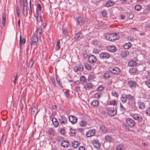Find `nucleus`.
Wrapping results in <instances>:
<instances>
[{
	"label": "nucleus",
	"instance_id": "obj_1",
	"mask_svg": "<svg viewBox=\"0 0 150 150\" xmlns=\"http://www.w3.org/2000/svg\"><path fill=\"white\" fill-rule=\"evenodd\" d=\"M105 37L107 40L112 42L116 40L118 38L117 34L116 33L112 34L107 33L105 35Z\"/></svg>",
	"mask_w": 150,
	"mask_h": 150
},
{
	"label": "nucleus",
	"instance_id": "obj_2",
	"mask_svg": "<svg viewBox=\"0 0 150 150\" xmlns=\"http://www.w3.org/2000/svg\"><path fill=\"white\" fill-rule=\"evenodd\" d=\"M20 4L22 3L23 4V13L24 16L27 17L28 16L27 7L28 4L26 0H20Z\"/></svg>",
	"mask_w": 150,
	"mask_h": 150
},
{
	"label": "nucleus",
	"instance_id": "obj_3",
	"mask_svg": "<svg viewBox=\"0 0 150 150\" xmlns=\"http://www.w3.org/2000/svg\"><path fill=\"white\" fill-rule=\"evenodd\" d=\"M107 111L108 115L110 116H115L117 112L116 109L110 107L107 108Z\"/></svg>",
	"mask_w": 150,
	"mask_h": 150
},
{
	"label": "nucleus",
	"instance_id": "obj_4",
	"mask_svg": "<svg viewBox=\"0 0 150 150\" xmlns=\"http://www.w3.org/2000/svg\"><path fill=\"white\" fill-rule=\"evenodd\" d=\"M108 70L111 73L115 74H119L120 72L119 68L117 67H111L109 68Z\"/></svg>",
	"mask_w": 150,
	"mask_h": 150
},
{
	"label": "nucleus",
	"instance_id": "obj_5",
	"mask_svg": "<svg viewBox=\"0 0 150 150\" xmlns=\"http://www.w3.org/2000/svg\"><path fill=\"white\" fill-rule=\"evenodd\" d=\"M39 112L38 106L37 104L34 105L32 107L31 112L33 116H34L35 117L36 115Z\"/></svg>",
	"mask_w": 150,
	"mask_h": 150
},
{
	"label": "nucleus",
	"instance_id": "obj_6",
	"mask_svg": "<svg viewBox=\"0 0 150 150\" xmlns=\"http://www.w3.org/2000/svg\"><path fill=\"white\" fill-rule=\"evenodd\" d=\"M126 122L127 125L130 127H133L135 125V123L134 121L131 118H127Z\"/></svg>",
	"mask_w": 150,
	"mask_h": 150
},
{
	"label": "nucleus",
	"instance_id": "obj_7",
	"mask_svg": "<svg viewBox=\"0 0 150 150\" xmlns=\"http://www.w3.org/2000/svg\"><path fill=\"white\" fill-rule=\"evenodd\" d=\"M31 45H37L38 40L37 37L35 35H32L31 38Z\"/></svg>",
	"mask_w": 150,
	"mask_h": 150
},
{
	"label": "nucleus",
	"instance_id": "obj_8",
	"mask_svg": "<svg viewBox=\"0 0 150 150\" xmlns=\"http://www.w3.org/2000/svg\"><path fill=\"white\" fill-rule=\"evenodd\" d=\"M99 57L101 59H107L110 57V54L107 52H103L99 55Z\"/></svg>",
	"mask_w": 150,
	"mask_h": 150
},
{
	"label": "nucleus",
	"instance_id": "obj_9",
	"mask_svg": "<svg viewBox=\"0 0 150 150\" xmlns=\"http://www.w3.org/2000/svg\"><path fill=\"white\" fill-rule=\"evenodd\" d=\"M88 60L90 63H95L97 61V58L94 55H91L88 57Z\"/></svg>",
	"mask_w": 150,
	"mask_h": 150
},
{
	"label": "nucleus",
	"instance_id": "obj_10",
	"mask_svg": "<svg viewBox=\"0 0 150 150\" xmlns=\"http://www.w3.org/2000/svg\"><path fill=\"white\" fill-rule=\"evenodd\" d=\"M76 18L79 24L82 25L84 24L85 23V19L84 17L81 16H77Z\"/></svg>",
	"mask_w": 150,
	"mask_h": 150
},
{
	"label": "nucleus",
	"instance_id": "obj_11",
	"mask_svg": "<svg viewBox=\"0 0 150 150\" xmlns=\"http://www.w3.org/2000/svg\"><path fill=\"white\" fill-rule=\"evenodd\" d=\"M96 132L95 129H90L86 133V136L87 137H90L93 136Z\"/></svg>",
	"mask_w": 150,
	"mask_h": 150
},
{
	"label": "nucleus",
	"instance_id": "obj_12",
	"mask_svg": "<svg viewBox=\"0 0 150 150\" xmlns=\"http://www.w3.org/2000/svg\"><path fill=\"white\" fill-rule=\"evenodd\" d=\"M106 49L109 52H114L116 50L117 48L114 45H110L106 47Z\"/></svg>",
	"mask_w": 150,
	"mask_h": 150
},
{
	"label": "nucleus",
	"instance_id": "obj_13",
	"mask_svg": "<svg viewBox=\"0 0 150 150\" xmlns=\"http://www.w3.org/2000/svg\"><path fill=\"white\" fill-rule=\"evenodd\" d=\"M93 145L95 148L98 150L100 147V144L98 140H95L93 142Z\"/></svg>",
	"mask_w": 150,
	"mask_h": 150
},
{
	"label": "nucleus",
	"instance_id": "obj_14",
	"mask_svg": "<svg viewBox=\"0 0 150 150\" xmlns=\"http://www.w3.org/2000/svg\"><path fill=\"white\" fill-rule=\"evenodd\" d=\"M133 117L135 120H137L139 122H141L142 120L141 116L139 114H134L133 116Z\"/></svg>",
	"mask_w": 150,
	"mask_h": 150
},
{
	"label": "nucleus",
	"instance_id": "obj_15",
	"mask_svg": "<svg viewBox=\"0 0 150 150\" xmlns=\"http://www.w3.org/2000/svg\"><path fill=\"white\" fill-rule=\"evenodd\" d=\"M69 119L70 122L73 124L75 123L77 121V119L76 117L72 115L70 116Z\"/></svg>",
	"mask_w": 150,
	"mask_h": 150
},
{
	"label": "nucleus",
	"instance_id": "obj_16",
	"mask_svg": "<svg viewBox=\"0 0 150 150\" xmlns=\"http://www.w3.org/2000/svg\"><path fill=\"white\" fill-rule=\"evenodd\" d=\"M67 121V118L64 116H61L59 118V122L61 124L66 123Z\"/></svg>",
	"mask_w": 150,
	"mask_h": 150
},
{
	"label": "nucleus",
	"instance_id": "obj_17",
	"mask_svg": "<svg viewBox=\"0 0 150 150\" xmlns=\"http://www.w3.org/2000/svg\"><path fill=\"white\" fill-rule=\"evenodd\" d=\"M83 37L82 34L80 33H78L76 34L74 36L75 39L79 40L81 39Z\"/></svg>",
	"mask_w": 150,
	"mask_h": 150
},
{
	"label": "nucleus",
	"instance_id": "obj_18",
	"mask_svg": "<svg viewBox=\"0 0 150 150\" xmlns=\"http://www.w3.org/2000/svg\"><path fill=\"white\" fill-rule=\"evenodd\" d=\"M128 84L130 87H136L137 85V83L133 81H129Z\"/></svg>",
	"mask_w": 150,
	"mask_h": 150
},
{
	"label": "nucleus",
	"instance_id": "obj_19",
	"mask_svg": "<svg viewBox=\"0 0 150 150\" xmlns=\"http://www.w3.org/2000/svg\"><path fill=\"white\" fill-rule=\"evenodd\" d=\"M117 102L115 100L109 101L108 102V105H112L115 106L116 105Z\"/></svg>",
	"mask_w": 150,
	"mask_h": 150
},
{
	"label": "nucleus",
	"instance_id": "obj_20",
	"mask_svg": "<svg viewBox=\"0 0 150 150\" xmlns=\"http://www.w3.org/2000/svg\"><path fill=\"white\" fill-rule=\"evenodd\" d=\"M91 105L93 107H97L99 105V103L97 100H95L92 102Z\"/></svg>",
	"mask_w": 150,
	"mask_h": 150
},
{
	"label": "nucleus",
	"instance_id": "obj_21",
	"mask_svg": "<svg viewBox=\"0 0 150 150\" xmlns=\"http://www.w3.org/2000/svg\"><path fill=\"white\" fill-rule=\"evenodd\" d=\"M62 146L64 147H66L68 146L69 145L68 142L67 140H63L61 142Z\"/></svg>",
	"mask_w": 150,
	"mask_h": 150
},
{
	"label": "nucleus",
	"instance_id": "obj_22",
	"mask_svg": "<svg viewBox=\"0 0 150 150\" xmlns=\"http://www.w3.org/2000/svg\"><path fill=\"white\" fill-rule=\"evenodd\" d=\"M114 4V2L111 1H109L107 2L105 4V6L107 7H109L113 6Z\"/></svg>",
	"mask_w": 150,
	"mask_h": 150
},
{
	"label": "nucleus",
	"instance_id": "obj_23",
	"mask_svg": "<svg viewBox=\"0 0 150 150\" xmlns=\"http://www.w3.org/2000/svg\"><path fill=\"white\" fill-rule=\"evenodd\" d=\"M52 121L55 127H57L58 126V123L56 118H53L52 120Z\"/></svg>",
	"mask_w": 150,
	"mask_h": 150
},
{
	"label": "nucleus",
	"instance_id": "obj_24",
	"mask_svg": "<svg viewBox=\"0 0 150 150\" xmlns=\"http://www.w3.org/2000/svg\"><path fill=\"white\" fill-rule=\"evenodd\" d=\"M86 79L85 77L84 76H82L80 78V81L81 83H82L83 85L86 83Z\"/></svg>",
	"mask_w": 150,
	"mask_h": 150
},
{
	"label": "nucleus",
	"instance_id": "obj_25",
	"mask_svg": "<svg viewBox=\"0 0 150 150\" xmlns=\"http://www.w3.org/2000/svg\"><path fill=\"white\" fill-rule=\"evenodd\" d=\"M120 100L123 103H125L127 100L126 95H122L120 98Z\"/></svg>",
	"mask_w": 150,
	"mask_h": 150
},
{
	"label": "nucleus",
	"instance_id": "obj_26",
	"mask_svg": "<svg viewBox=\"0 0 150 150\" xmlns=\"http://www.w3.org/2000/svg\"><path fill=\"white\" fill-rule=\"evenodd\" d=\"M137 69L136 68H130L129 70V72L131 74H133L137 72Z\"/></svg>",
	"mask_w": 150,
	"mask_h": 150
},
{
	"label": "nucleus",
	"instance_id": "obj_27",
	"mask_svg": "<svg viewBox=\"0 0 150 150\" xmlns=\"http://www.w3.org/2000/svg\"><path fill=\"white\" fill-rule=\"evenodd\" d=\"M138 105L140 109H143L145 108L144 104L141 101L139 102L138 103Z\"/></svg>",
	"mask_w": 150,
	"mask_h": 150
},
{
	"label": "nucleus",
	"instance_id": "obj_28",
	"mask_svg": "<svg viewBox=\"0 0 150 150\" xmlns=\"http://www.w3.org/2000/svg\"><path fill=\"white\" fill-rule=\"evenodd\" d=\"M25 42V40L24 38H22L21 35H20V46H21V45L24 44Z\"/></svg>",
	"mask_w": 150,
	"mask_h": 150
},
{
	"label": "nucleus",
	"instance_id": "obj_29",
	"mask_svg": "<svg viewBox=\"0 0 150 150\" xmlns=\"http://www.w3.org/2000/svg\"><path fill=\"white\" fill-rule=\"evenodd\" d=\"M106 141L107 142H112V137L110 135H107L105 137Z\"/></svg>",
	"mask_w": 150,
	"mask_h": 150
},
{
	"label": "nucleus",
	"instance_id": "obj_30",
	"mask_svg": "<svg viewBox=\"0 0 150 150\" xmlns=\"http://www.w3.org/2000/svg\"><path fill=\"white\" fill-rule=\"evenodd\" d=\"M100 130L103 133H105L106 132L107 129L103 125H100Z\"/></svg>",
	"mask_w": 150,
	"mask_h": 150
},
{
	"label": "nucleus",
	"instance_id": "obj_31",
	"mask_svg": "<svg viewBox=\"0 0 150 150\" xmlns=\"http://www.w3.org/2000/svg\"><path fill=\"white\" fill-rule=\"evenodd\" d=\"M85 67L88 70H91L92 69V67L90 64L88 63L85 64Z\"/></svg>",
	"mask_w": 150,
	"mask_h": 150
},
{
	"label": "nucleus",
	"instance_id": "obj_32",
	"mask_svg": "<svg viewBox=\"0 0 150 150\" xmlns=\"http://www.w3.org/2000/svg\"><path fill=\"white\" fill-rule=\"evenodd\" d=\"M137 65L136 62L135 61H131L128 63V65L130 67L135 66Z\"/></svg>",
	"mask_w": 150,
	"mask_h": 150
},
{
	"label": "nucleus",
	"instance_id": "obj_33",
	"mask_svg": "<svg viewBox=\"0 0 150 150\" xmlns=\"http://www.w3.org/2000/svg\"><path fill=\"white\" fill-rule=\"evenodd\" d=\"M84 85V87L86 90H88L91 88L92 86V84L91 83H87L86 84H85Z\"/></svg>",
	"mask_w": 150,
	"mask_h": 150
},
{
	"label": "nucleus",
	"instance_id": "obj_34",
	"mask_svg": "<svg viewBox=\"0 0 150 150\" xmlns=\"http://www.w3.org/2000/svg\"><path fill=\"white\" fill-rule=\"evenodd\" d=\"M131 46V44L130 42L126 43L124 45V48L125 49H128Z\"/></svg>",
	"mask_w": 150,
	"mask_h": 150
},
{
	"label": "nucleus",
	"instance_id": "obj_35",
	"mask_svg": "<svg viewBox=\"0 0 150 150\" xmlns=\"http://www.w3.org/2000/svg\"><path fill=\"white\" fill-rule=\"evenodd\" d=\"M3 18H2V25L4 26L5 24V21L6 20V14L5 13H3Z\"/></svg>",
	"mask_w": 150,
	"mask_h": 150
},
{
	"label": "nucleus",
	"instance_id": "obj_36",
	"mask_svg": "<svg viewBox=\"0 0 150 150\" xmlns=\"http://www.w3.org/2000/svg\"><path fill=\"white\" fill-rule=\"evenodd\" d=\"M103 76L105 79H107L110 77V75L108 72H107L104 74Z\"/></svg>",
	"mask_w": 150,
	"mask_h": 150
},
{
	"label": "nucleus",
	"instance_id": "obj_37",
	"mask_svg": "<svg viewBox=\"0 0 150 150\" xmlns=\"http://www.w3.org/2000/svg\"><path fill=\"white\" fill-rule=\"evenodd\" d=\"M86 125V122L85 120H82L80 123V125L81 126H85Z\"/></svg>",
	"mask_w": 150,
	"mask_h": 150
},
{
	"label": "nucleus",
	"instance_id": "obj_38",
	"mask_svg": "<svg viewBox=\"0 0 150 150\" xmlns=\"http://www.w3.org/2000/svg\"><path fill=\"white\" fill-rule=\"evenodd\" d=\"M72 145L74 148H77L78 146V142L76 141H73L72 142Z\"/></svg>",
	"mask_w": 150,
	"mask_h": 150
},
{
	"label": "nucleus",
	"instance_id": "obj_39",
	"mask_svg": "<svg viewBox=\"0 0 150 150\" xmlns=\"http://www.w3.org/2000/svg\"><path fill=\"white\" fill-rule=\"evenodd\" d=\"M124 149V148L123 145H119L117 146V150H123Z\"/></svg>",
	"mask_w": 150,
	"mask_h": 150
},
{
	"label": "nucleus",
	"instance_id": "obj_40",
	"mask_svg": "<svg viewBox=\"0 0 150 150\" xmlns=\"http://www.w3.org/2000/svg\"><path fill=\"white\" fill-rule=\"evenodd\" d=\"M101 94L100 93H95L94 95V97L96 99H99L101 96Z\"/></svg>",
	"mask_w": 150,
	"mask_h": 150
},
{
	"label": "nucleus",
	"instance_id": "obj_41",
	"mask_svg": "<svg viewBox=\"0 0 150 150\" xmlns=\"http://www.w3.org/2000/svg\"><path fill=\"white\" fill-rule=\"evenodd\" d=\"M63 37H65L68 35V32L66 29H62Z\"/></svg>",
	"mask_w": 150,
	"mask_h": 150
},
{
	"label": "nucleus",
	"instance_id": "obj_42",
	"mask_svg": "<svg viewBox=\"0 0 150 150\" xmlns=\"http://www.w3.org/2000/svg\"><path fill=\"white\" fill-rule=\"evenodd\" d=\"M69 134L71 136H74V135L75 134V130L72 129H70Z\"/></svg>",
	"mask_w": 150,
	"mask_h": 150
},
{
	"label": "nucleus",
	"instance_id": "obj_43",
	"mask_svg": "<svg viewBox=\"0 0 150 150\" xmlns=\"http://www.w3.org/2000/svg\"><path fill=\"white\" fill-rule=\"evenodd\" d=\"M141 5L139 4L136 5L134 7L135 9L137 11H139L141 9Z\"/></svg>",
	"mask_w": 150,
	"mask_h": 150
},
{
	"label": "nucleus",
	"instance_id": "obj_44",
	"mask_svg": "<svg viewBox=\"0 0 150 150\" xmlns=\"http://www.w3.org/2000/svg\"><path fill=\"white\" fill-rule=\"evenodd\" d=\"M60 40H58L57 41V44H56V47L55 49L56 50H58L60 48Z\"/></svg>",
	"mask_w": 150,
	"mask_h": 150
},
{
	"label": "nucleus",
	"instance_id": "obj_45",
	"mask_svg": "<svg viewBox=\"0 0 150 150\" xmlns=\"http://www.w3.org/2000/svg\"><path fill=\"white\" fill-rule=\"evenodd\" d=\"M127 16L129 19H132L134 17V15L132 13H129L128 14Z\"/></svg>",
	"mask_w": 150,
	"mask_h": 150
},
{
	"label": "nucleus",
	"instance_id": "obj_46",
	"mask_svg": "<svg viewBox=\"0 0 150 150\" xmlns=\"http://www.w3.org/2000/svg\"><path fill=\"white\" fill-rule=\"evenodd\" d=\"M126 96L127 99H128L129 100H132L133 98V96L130 94L126 95Z\"/></svg>",
	"mask_w": 150,
	"mask_h": 150
},
{
	"label": "nucleus",
	"instance_id": "obj_47",
	"mask_svg": "<svg viewBox=\"0 0 150 150\" xmlns=\"http://www.w3.org/2000/svg\"><path fill=\"white\" fill-rule=\"evenodd\" d=\"M102 16L104 17H106L107 15V13L106 11H102Z\"/></svg>",
	"mask_w": 150,
	"mask_h": 150
},
{
	"label": "nucleus",
	"instance_id": "obj_48",
	"mask_svg": "<svg viewBox=\"0 0 150 150\" xmlns=\"http://www.w3.org/2000/svg\"><path fill=\"white\" fill-rule=\"evenodd\" d=\"M42 28L40 27L38 28L37 30V34L39 33L40 34H41L42 33Z\"/></svg>",
	"mask_w": 150,
	"mask_h": 150
},
{
	"label": "nucleus",
	"instance_id": "obj_49",
	"mask_svg": "<svg viewBox=\"0 0 150 150\" xmlns=\"http://www.w3.org/2000/svg\"><path fill=\"white\" fill-rule=\"evenodd\" d=\"M92 43L94 45H97L98 43V41L97 40H94L92 41Z\"/></svg>",
	"mask_w": 150,
	"mask_h": 150
},
{
	"label": "nucleus",
	"instance_id": "obj_50",
	"mask_svg": "<svg viewBox=\"0 0 150 150\" xmlns=\"http://www.w3.org/2000/svg\"><path fill=\"white\" fill-rule=\"evenodd\" d=\"M17 77H18V74L17 73H16V75L14 76V79L13 81V83H14L15 85L16 84V80L17 79Z\"/></svg>",
	"mask_w": 150,
	"mask_h": 150
},
{
	"label": "nucleus",
	"instance_id": "obj_51",
	"mask_svg": "<svg viewBox=\"0 0 150 150\" xmlns=\"http://www.w3.org/2000/svg\"><path fill=\"white\" fill-rule=\"evenodd\" d=\"M104 88L103 86H100L97 88V91H101L103 90Z\"/></svg>",
	"mask_w": 150,
	"mask_h": 150
},
{
	"label": "nucleus",
	"instance_id": "obj_52",
	"mask_svg": "<svg viewBox=\"0 0 150 150\" xmlns=\"http://www.w3.org/2000/svg\"><path fill=\"white\" fill-rule=\"evenodd\" d=\"M33 64V62L32 60H30L29 62V67H31Z\"/></svg>",
	"mask_w": 150,
	"mask_h": 150
},
{
	"label": "nucleus",
	"instance_id": "obj_53",
	"mask_svg": "<svg viewBox=\"0 0 150 150\" xmlns=\"http://www.w3.org/2000/svg\"><path fill=\"white\" fill-rule=\"evenodd\" d=\"M37 23H38L40 22H42L41 17H36Z\"/></svg>",
	"mask_w": 150,
	"mask_h": 150
},
{
	"label": "nucleus",
	"instance_id": "obj_54",
	"mask_svg": "<svg viewBox=\"0 0 150 150\" xmlns=\"http://www.w3.org/2000/svg\"><path fill=\"white\" fill-rule=\"evenodd\" d=\"M69 90H66L64 92L65 95L66 96V97H67V98H68L69 96Z\"/></svg>",
	"mask_w": 150,
	"mask_h": 150
},
{
	"label": "nucleus",
	"instance_id": "obj_55",
	"mask_svg": "<svg viewBox=\"0 0 150 150\" xmlns=\"http://www.w3.org/2000/svg\"><path fill=\"white\" fill-rule=\"evenodd\" d=\"M93 52L94 53L96 54H97L99 53V51L98 49L96 48H95L93 50Z\"/></svg>",
	"mask_w": 150,
	"mask_h": 150
},
{
	"label": "nucleus",
	"instance_id": "obj_56",
	"mask_svg": "<svg viewBox=\"0 0 150 150\" xmlns=\"http://www.w3.org/2000/svg\"><path fill=\"white\" fill-rule=\"evenodd\" d=\"M146 10L150 11V6H148L146 10L144 11V14H146L147 12H145Z\"/></svg>",
	"mask_w": 150,
	"mask_h": 150
},
{
	"label": "nucleus",
	"instance_id": "obj_57",
	"mask_svg": "<svg viewBox=\"0 0 150 150\" xmlns=\"http://www.w3.org/2000/svg\"><path fill=\"white\" fill-rule=\"evenodd\" d=\"M37 9H38L40 11L41 10L42 7L41 5L39 3H38L37 4Z\"/></svg>",
	"mask_w": 150,
	"mask_h": 150
},
{
	"label": "nucleus",
	"instance_id": "obj_58",
	"mask_svg": "<svg viewBox=\"0 0 150 150\" xmlns=\"http://www.w3.org/2000/svg\"><path fill=\"white\" fill-rule=\"evenodd\" d=\"M60 132L62 134L64 135L65 133V131L64 129H60Z\"/></svg>",
	"mask_w": 150,
	"mask_h": 150
},
{
	"label": "nucleus",
	"instance_id": "obj_59",
	"mask_svg": "<svg viewBox=\"0 0 150 150\" xmlns=\"http://www.w3.org/2000/svg\"><path fill=\"white\" fill-rule=\"evenodd\" d=\"M112 94L113 96L117 97L118 96V93L116 92H112Z\"/></svg>",
	"mask_w": 150,
	"mask_h": 150
},
{
	"label": "nucleus",
	"instance_id": "obj_60",
	"mask_svg": "<svg viewBox=\"0 0 150 150\" xmlns=\"http://www.w3.org/2000/svg\"><path fill=\"white\" fill-rule=\"evenodd\" d=\"M16 11L17 16L18 17H19L20 14H19V8L18 6H17L16 7Z\"/></svg>",
	"mask_w": 150,
	"mask_h": 150
},
{
	"label": "nucleus",
	"instance_id": "obj_61",
	"mask_svg": "<svg viewBox=\"0 0 150 150\" xmlns=\"http://www.w3.org/2000/svg\"><path fill=\"white\" fill-rule=\"evenodd\" d=\"M146 113L148 115L150 116V108L146 110Z\"/></svg>",
	"mask_w": 150,
	"mask_h": 150
},
{
	"label": "nucleus",
	"instance_id": "obj_62",
	"mask_svg": "<svg viewBox=\"0 0 150 150\" xmlns=\"http://www.w3.org/2000/svg\"><path fill=\"white\" fill-rule=\"evenodd\" d=\"M78 70L80 71H82L83 69V67L82 65L79 66V67H78Z\"/></svg>",
	"mask_w": 150,
	"mask_h": 150
},
{
	"label": "nucleus",
	"instance_id": "obj_63",
	"mask_svg": "<svg viewBox=\"0 0 150 150\" xmlns=\"http://www.w3.org/2000/svg\"><path fill=\"white\" fill-rule=\"evenodd\" d=\"M145 84L147 86L150 88V81H145Z\"/></svg>",
	"mask_w": 150,
	"mask_h": 150
},
{
	"label": "nucleus",
	"instance_id": "obj_64",
	"mask_svg": "<svg viewBox=\"0 0 150 150\" xmlns=\"http://www.w3.org/2000/svg\"><path fill=\"white\" fill-rule=\"evenodd\" d=\"M128 39L129 40L132 41H133L134 40V37L132 36H129L128 38Z\"/></svg>",
	"mask_w": 150,
	"mask_h": 150
}]
</instances>
